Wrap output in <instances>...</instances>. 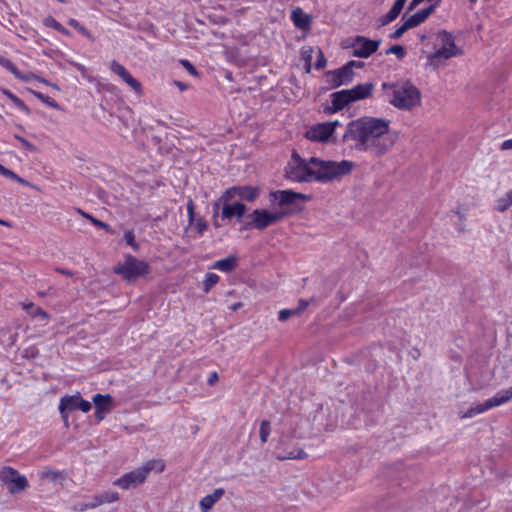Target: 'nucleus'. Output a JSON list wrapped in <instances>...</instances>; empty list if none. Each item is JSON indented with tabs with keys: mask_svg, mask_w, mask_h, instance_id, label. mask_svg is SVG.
<instances>
[{
	"mask_svg": "<svg viewBox=\"0 0 512 512\" xmlns=\"http://www.w3.org/2000/svg\"><path fill=\"white\" fill-rule=\"evenodd\" d=\"M389 125V120L376 117L353 120L348 123L342 141L353 142V147L358 151L382 157L392 149L397 140V134L390 131Z\"/></svg>",
	"mask_w": 512,
	"mask_h": 512,
	"instance_id": "1",
	"label": "nucleus"
},
{
	"mask_svg": "<svg viewBox=\"0 0 512 512\" xmlns=\"http://www.w3.org/2000/svg\"><path fill=\"white\" fill-rule=\"evenodd\" d=\"M354 166V162L349 160L337 162L311 157L306 161L294 152L286 168V176L296 182L329 183L350 174Z\"/></svg>",
	"mask_w": 512,
	"mask_h": 512,
	"instance_id": "2",
	"label": "nucleus"
},
{
	"mask_svg": "<svg viewBox=\"0 0 512 512\" xmlns=\"http://www.w3.org/2000/svg\"><path fill=\"white\" fill-rule=\"evenodd\" d=\"M384 90L389 89V103L400 110H411L421 103V92L410 81L383 83Z\"/></svg>",
	"mask_w": 512,
	"mask_h": 512,
	"instance_id": "3",
	"label": "nucleus"
},
{
	"mask_svg": "<svg viewBox=\"0 0 512 512\" xmlns=\"http://www.w3.org/2000/svg\"><path fill=\"white\" fill-rule=\"evenodd\" d=\"M292 213V209H285L275 212H270L266 209H255L247 215V221L244 223L242 229H257L262 231L267 227L278 223Z\"/></svg>",
	"mask_w": 512,
	"mask_h": 512,
	"instance_id": "4",
	"label": "nucleus"
},
{
	"mask_svg": "<svg viewBox=\"0 0 512 512\" xmlns=\"http://www.w3.org/2000/svg\"><path fill=\"white\" fill-rule=\"evenodd\" d=\"M164 463L160 460H149L143 466L124 474L118 478L114 485L119 486L122 489H129L137 487L138 485L145 482L148 474L155 470L156 472H162L164 470Z\"/></svg>",
	"mask_w": 512,
	"mask_h": 512,
	"instance_id": "5",
	"label": "nucleus"
},
{
	"mask_svg": "<svg viewBox=\"0 0 512 512\" xmlns=\"http://www.w3.org/2000/svg\"><path fill=\"white\" fill-rule=\"evenodd\" d=\"M151 271L150 265L143 260L127 254L124 257V262L119 263L114 272L121 275L128 283L135 282L139 277L149 274Z\"/></svg>",
	"mask_w": 512,
	"mask_h": 512,
	"instance_id": "6",
	"label": "nucleus"
},
{
	"mask_svg": "<svg viewBox=\"0 0 512 512\" xmlns=\"http://www.w3.org/2000/svg\"><path fill=\"white\" fill-rule=\"evenodd\" d=\"M260 192V188L250 185L233 186L228 188L214 203L213 217H217L221 202H228L234 198H239L241 201L252 203L260 196Z\"/></svg>",
	"mask_w": 512,
	"mask_h": 512,
	"instance_id": "7",
	"label": "nucleus"
},
{
	"mask_svg": "<svg viewBox=\"0 0 512 512\" xmlns=\"http://www.w3.org/2000/svg\"><path fill=\"white\" fill-rule=\"evenodd\" d=\"M512 400V386L500 390L492 398L486 400L484 403H479L469 408L465 413L461 415V418H472L478 414L484 413L489 409L498 407L502 404L510 402Z\"/></svg>",
	"mask_w": 512,
	"mask_h": 512,
	"instance_id": "8",
	"label": "nucleus"
},
{
	"mask_svg": "<svg viewBox=\"0 0 512 512\" xmlns=\"http://www.w3.org/2000/svg\"><path fill=\"white\" fill-rule=\"evenodd\" d=\"M438 37L441 41V47L429 56L431 65H437L439 59H449L462 55V50L456 46L455 39L451 33L442 31Z\"/></svg>",
	"mask_w": 512,
	"mask_h": 512,
	"instance_id": "9",
	"label": "nucleus"
},
{
	"mask_svg": "<svg viewBox=\"0 0 512 512\" xmlns=\"http://www.w3.org/2000/svg\"><path fill=\"white\" fill-rule=\"evenodd\" d=\"M0 480L11 494H16L28 487L27 478L9 466L2 468L0 471Z\"/></svg>",
	"mask_w": 512,
	"mask_h": 512,
	"instance_id": "10",
	"label": "nucleus"
},
{
	"mask_svg": "<svg viewBox=\"0 0 512 512\" xmlns=\"http://www.w3.org/2000/svg\"><path fill=\"white\" fill-rule=\"evenodd\" d=\"M349 41L346 47L352 48V56L358 58H368L378 50L381 44V40H371L364 36H355Z\"/></svg>",
	"mask_w": 512,
	"mask_h": 512,
	"instance_id": "11",
	"label": "nucleus"
},
{
	"mask_svg": "<svg viewBox=\"0 0 512 512\" xmlns=\"http://www.w3.org/2000/svg\"><path fill=\"white\" fill-rule=\"evenodd\" d=\"M270 201H277L278 207L282 210L288 209V206L297 205L299 201L304 202L310 199V196L294 192L292 190H277L269 194Z\"/></svg>",
	"mask_w": 512,
	"mask_h": 512,
	"instance_id": "12",
	"label": "nucleus"
},
{
	"mask_svg": "<svg viewBox=\"0 0 512 512\" xmlns=\"http://www.w3.org/2000/svg\"><path fill=\"white\" fill-rule=\"evenodd\" d=\"M355 72L349 70L345 65L339 69L330 70L325 73L326 82L330 88H337L353 81Z\"/></svg>",
	"mask_w": 512,
	"mask_h": 512,
	"instance_id": "13",
	"label": "nucleus"
},
{
	"mask_svg": "<svg viewBox=\"0 0 512 512\" xmlns=\"http://www.w3.org/2000/svg\"><path fill=\"white\" fill-rule=\"evenodd\" d=\"M338 121L317 124L306 132V137L315 142H326L334 133Z\"/></svg>",
	"mask_w": 512,
	"mask_h": 512,
	"instance_id": "14",
	"label": "nucleus"
},
{
	"mask_svg": "<svg viewBox=\"0 0 512 512\" xmlns=\"http://www.w3.org/2000/svg\"><path fill=\"white\" fill-rule=\"evenodd\" d=\"M91 407V403L84 400L79 393L62 397L59 404V410L68 409L69 411H72L79 409L84 413L89 412Z\"/></svg>",
	"mask_w": 512,
	"mask_h": 512,
	"instance_id": "15",
	"label": "nucleus"
},
{
	"mask_svg": "<svg viewBox=\"0 0 512 512\" xmlns=\"http://www.w3.org/2000/svg\"><path fill=\"white\" fill-rule=\"evenodd\" d=\"M111 71L119 76L127 85H129L135 92L140 93L142 89L141 83L132 77L128 70L117 61L113 60L110 63Z\"/></svg>",
	"mask_w": 512,
	"mask_h": 512,
	"instance_id": "16",
	"label": "nucleus"
},
{
	"mask_svg": "<svg viewBox=\"0 0 512 512\" xmlns=\"http://www.w3.org/2000/svg\"><path fill=\"white\" fill-rule=\"evenodd\" d=\"M223 203L224 205L221 211V217L223 219H232L234 217L237 219H241L247 211L246 205L240 201H236L230 204L227 202Z\"/></svg>",
	"mask_w": 512,
	"mask_h": 512,
	"instance_id": "17",
	"label": "nucleus"
},
{
	"mask_svg": "<svg viewBox=\"0 0 512 512\" xmlns=\"http://www.w3.org/2000/svg\"><path fill=\"white\" fill-rule=\"evenodd\" d=\"M350 93L347 89L340 90L331 94L332 112L342 110L345 106L352 103Z\"/></svg>",
	"mask_w": 512,
	"mask_h": 512,
	"instance_id": "18",
	"label": "nucleus"
},
{
	"mask_svg": "<svg viewBox=\"0 0 512 512\" xmlns=\"http://www.w3.org/2000/svg\"><path fill=\"white\" fill-rule=\"evenodd\" d=\"M374 85L373 83H364L354 86L352 89H347L351 95L353 102L366 99L371 96Z\"/></svg>",
	"mask_w": 512,
	"mask_h": 512,
	"instance_id": "19",
	"label": "nucleus"
},
{
	"mask_svg": "<svg viewBox=\"0 0 512 512\" xmlns=\"http://www.w3.org/2000/svg\"><path fill=\"white\" fill-rule=\"evenodd\" d=\"M434 11V6L431 5L427 8H424L416 13H414L413 15H411L410 17H408L407 19H405V22L406 24L411 28H414L418 25H420L421 23H423Z\"/></svg>",
	"mask_w": 512,
	"mask_h": 512,
	"instance_id": "20",
	"label": "nucleus"
},
{
	"mask_svg": "<svg viewBox=\"0 0 512 512\" xmlns=\"http://www.w3.org/2000/svg\"><path fill=\"white\" fill-rule=\"evenodd\" d=\"M92 401L95 405V410L110 412L113 408V398L109 394H95Z\"/></svg>",
	"mask_w": 512,
	"mask_h": 512,
	"instance_id": "21",
	"label": "nucleus"
},
{
	"mask_svg": "<svg viewBox=\"0 0 512 512\" xmlns=\"http://www.w3.org/2000/svg\"><path fill=\"white\" fill-rule=\"evenodd\" d=\"M225 491L222 488L215 489L213 493L206 495L200 501V506L203 510H209L213 505L221 499Z\"/></svg>",
	"mask_w": 512,
	"mask_h": 512,
	"instance_id": "22",
	"label": "nucleus"
},
{
	"mask_svg": "<svg viewBox=\"0 0 512 512\" xmlns=\"http://www.w3.org/2000/svg\"><path fill=\"white\" fill-rule=\"evenodd\" d=\"M406 1L407 0H396L394 2L393 6L391 7V9L382 18V24L386 25V24L394 21L401 13Z\"/></svg>",
	"mask_w": 512,
	"mask_h": 512,
	"instance_id": "23",
	"label": "nucleus"
},
{
	"mask_svg": "<svg viewBox=\"0 0 512 512\" xmlns=\"http://www.w3.org/2000/svg\"><path fill=\"white\" fill-rule=\"evenodd\" d=\"M237 265V258L235 256H229L227 258L216 261L212 268L220 270L222 272H231Z\"/></svg>",
	"mask_w": 512,
	"mask_h": 512,
	"instance_id": "24",
	"label": "nucleus"
},
{
	"mask_svg": "<svg viewBox=\"0 0 512 512\" xmlns=\"http://www.w3.org/2000/svg\"><path fill=\"white\" fill-rule=\"evenodd\" d=\"M92 498H93V504L91 506L98 507L105 503H111V502L117 501L119 499V495L117 492L108 491V492H104L99 495H95Z\"/></svg>",
	"mask_w": 512,
	"mask_h": 512,
	"instance_id": "25",
	"label": "nucleus"
},
{
	"mask_svg": "<svg viewBox=\"0 0 512 512\" xmlns=\"http://www.w3.org/2000/svg\"><path fill=\"white\" fill-rule=\"evenodd\" d=\"M512 205V190L508 191L503 197L497 199L496 210L505 212Z\"/></svg>",
	"mask_w": 512,
	"mask_h": 512,
	"instance_id": "26",
	"label": "nucleus"
},
{
	"mask_svg": "<svg viewBox=\"0 0 512 512\" xmlns=\"http://www.w3.org/2000/svg\"><path fill=\"white\" fill-rule=\"evenodd\" d=\"M76 212L78 214H80L81 216H83L84 218L88 219L94 226H96L98 228H101V229H104L107 232L110 231V226L107 223L102 222L101 220L96 219L95 217H93L92 215L86 213L82 209L76 208Z\"/></svg>",
	"mask_w": 512,
	"mask_h": 512,
	"instance_id": "27",
	"label": "nucleus"
},
{
	"mask_svg": "<svg viewBox=\"0 0 512 512\" xmlns=\"http://www.w3.org/2000/svg\"><path fill=\"white\" fill-rule=\"evenodd\" d=\"M307 457V453L301 449H293L291 451L285 452L283 455H279L278 459L286 460V459H304Z\"/></svg>",
	"mask_w": 512,
	"mask_h": 512,
	"instance_id": "28",
	"label": "nucleus"
},
{
	"mask_svg": "<svg viewBox=\"0 0 512 512\" xmlns=\"http://www.w3.org/2000/svg\"><path fill=\"white\" fill-rule=\"evenodd\" d=\"M219 281V276L215 273H207L203 281V290L208 293L210 289Z\"/></svg>",
	"mask_w": 512,
	"mask_h": 512,
	"instance_id": "29",
	"label": "nucleus"
},
{
	"mask_svg": "<svg viewBox=\"0 0 512 512\" xmlns=\"http://www.w3.org/2000/svg\"><path fill=\"white\" fill-rule=\"evenodd\" d=\"M68 25L73 27L74 29H76L80 34H82L86 38L90 39L91 41L94 40L92 34L82 24H80L79 21H77L76 19H73V18L69 19Z\"/></svg>",
	"mask_w": 512,
	"mask_h": 512,
	"instance_id": "30",
	"label": "nucleus"
},
{
	"mask_svg": "<svg viewBox=\"0 0 512 512\" xmlns=\"http://www.w3.org/2000/svg\"><path fill=\"white\" fill-rule=\"evenodd\" d=\"M8 97L9 99L22 111H24L25 113L27 114H30L31 113V110L28 108V106L20 99L18 98L16 95H14L13 93H11L10 91H5L4 92Z\"/></svg>",
	"mask_w": 512,
	"mask_h": 512,
	"instance_id": "31",
	"label": "nucleus"
},
{
	"mask_svg": "<svg viewBox=\"0 0 512 512\" xmlns=\"http://www.w3.org/2000/svg\"><path fill=\"white\" fill-rule=\"evenodd\" d=\"M270 432H271L270 422L268 420L261 421L259 434H260V439H261L262 443L267 442Z\"/></svg>",
	"mask_w": 512,
	"mask_h": 512,
	"instance_id": "32",
	"label": "nucleus"
},
{
	"mask_svg": "<svg viewBox=\"0 0 512 512\" xmlns=\"http://www.w3.org/2000/svg\"><path fill=\"white\" fill-rule=\"evenodd\" d=\"M299 10H295L292 12V20L296 27L304 29L309 25L310 20L308 17H300L298 16Z\"/></svg>",
	"mask_w": 512,
	"mask_h": 512,
	"instance_id": "33",
	"label": "nucleus"
},
{
	"mask_svg": "<svg viewBox=\"0 0 512 512\" xmlns=\"http://www.w3.org/2000/svg\"><path fill=\"white\" fill-rule=\"evenodd\" d=\"M33 94L35 95V97H37L39 100H41L43 103H45L49 107L59 109V104L54 99L50 98L49 96H46L43 93L36 92V91H34Z\"/></svg>",
	"mask_w": 512,
	"mask_h": 512,
	"instance_id": "34",
	"label": "nucleus"
},
{
	"mask_svg": "<svg viewBox=\"0 0 512 512\" xmlns=\"http://www.w3.org/2000/svg\"><path fill=\"white\" fill-rule=\"evenodd\" d=\"M1 175L4 176V177H7L13 181H16L20 184H23V185H27L28 182L21 178L20 176H18L16 173H14L12 170L8 169V168H4L3 171L1 172Z\"/></svg>",
	"mask_w": 512,
	"mask_h": 512,
	"instance_id": "35",
	"label": "nucleus"
},
{
	"mask_svg": "<svg viewBox=\"0 0 512 512\" xmlns=\"http://www.w3.org/2000/svg\"><path fill=\"white\" fill-rule=\"evenodd\" d=\"M124 240L127 245L131 246L135 251L139 249V244L135 241V235L132 230H128L124 233Z\"/></svg>",
	"mask_w": 512,
	"mask_h": 512,
	"instance_id": "36",
	"label": "nucleus"
},
{
	"mask_svg": "<svg viewBox=\"0 0 512 512\" xmlns=\"http://www.w3.org/2000/svg\"><path fill=\"white\" fill-rule=\"evenodd\" d=\"M386 54H394L398 59H402L405 56V48L402 45H393L386 50Z\"/></svg>",
	"mask_w": 512,
	"mask_h": 512,
	"instance_id": "37",
	"label": "nucleus"
},
{
	"mask_svg": "<svg viewBox=\"0 0 512 512\" xmlns=\"http://www.w3.org/2000/svg\"><path fill=\"white\" fill-rule=\"evenodd\" d=\"M293 316H298L294 309H282L278 313V319L281 322H285Z\"/></svg>",
	"mask_w": 512,
	"mask_h": 512,
	"instance_id": "38",
	"label": "nucleus"
},
{
	"mask_svg": "<svg viewBox=\"0 0 512 512\" xmlns=\"http://www.w3.org/2000/svg\"><path fill=\"white\" fill-rule=\"evenodd\" d=\"M410 29V27L406 24V22L404 21L403 24L398 27L391 35H390V38L391 39H399L402 37V35L408 31Z\"/></svg>",
	"mask_w": 512,
	"mask_h": 512,
	"instance_id": "39",
	"label": "nucleus"
},
{
	"mask_svg": "<svg viewBox=\"0 0 512 512\" xmlns=\"http://www.w3.org/2000/svg\"><path fill=\"white\" fill-rule=\"evenodd\" d=\"M14 137H15V139H17L21 143V145L25 149H27V150H29L31 152L36 151V146L34 144H32L31 142H29L28 140H26L25 138L21 137L18 134H15Z\"/></svg>",
	"mask_w": 512,
	"mask_h": 512,
	"instance_id": "40",
	"label": "nucleus"
},
{
	"mask_svg": "<svg viewBox=\"0 0 512 512\" xmlns=\"http://www.w3.org/2000/svg\"><path fill=\"white\" fill-rule=\"evenodd\" d=\"M326 64H327V60H326L323 52L321 51V49H318V57H317V60L315 63V68L317 70H321V69L325 68Z\"/></svg>",
	"mask_w": 512,
	"mask_h": 512,
	"instance_id": "41",
	"label": "nucleus"
},
{
	"mask_svg": "<svg viewBox=\"0 0 512 512\" xmlns=\"http://www.w3.org/2000/svg\"><path fill=\"white\" fill-rule=\"evenodd\" d=\"M187 213H188L189 224L193 225L194 221H195V213H194V203L191 199L187 203Z\"/></svg>",
	"mask_w": 512,
	"mask_h": 512,
	"instance_id": "42",
	"label": "nucleus"
},
{
	"mask_svg": "<svg viewBox=\"0 0 512 512\" xmlns=\"http://www.w3.org/2000/svg\"><path fill=\"white\" fill-rule=\"evenodd\" d=\"M312 48H309L308 50L303 49L302 54L306 61V72H310L311 69V58H312Z\"/></svg>",
	"mask_w": 512,
	"mask_h": 512,
	"instance_id": "43",
	"label": "nucleus"
},
{
	"mask_svg": "<svg viewBox=\"0 0 512 512\" xmlns=\"http://www.w3.org/2000/svg\"><path fill=\"white\" fill-rule=\"evenodd\" d=\"M44 25L55 30L60 29V23L56 21L53 17L49 16L44 19Z\"/></svg>",
	"mask_w": 512,
	"mask_h": 512,
	"instance_id": "44",
	"label": "nucleus"
},
{
	"mask_svg": "<svg viewBox=\"0 0 512 512\" xmlns=\"http://www.w3.org/2000/svg\"><path fill=\"white\" fill-rule=\"evenodd\" d=\"M92 504H93V498L91 499V501H90V502H87V503H78V504H76V505L74 506V509H75L76 511L83 512V511H85V510H87V509H94V508H96V506H90V505H92Z\"/></svg>",
	"mask_w": 512,
	"mask_h": 512,
	"instance_id": "45",
	"label": "nucleus"
},
{
	"mask_svg": "<svg viewBox=\"0 0 512 512\" xmlns=\"http://www.w3.org/2000/svg\"><path fill=\"white\" fill-rule=\"evenodd\" d=\"M181 64L187 69V71L193 75V76H197L198 75V72L196 70V68L192 65V63L188 60H181Z\"/></svg>",
	"mask_w": 512,
	"mask_h": 512,
	"instance_id": "46",
	"label": "nucleus"
},
{
	"mask_svg": "<svg viewBox=\"0 0 512 512\" xmlns=\"http://www.w3.org/2000/svg\"><path fill=\"white\" fill-rule=\"evenodd\" d=\"M310 301L301 299L299 300L298 306L294 308L297 312V315H300L309 305Z\"/></svg>",
	"mask_w": 512,
	"mask_h": 512,
	"instance_id": "47",
	"label": "nucleus"
},
{
	"mask_svg": "<svg viewBox=\"0 0 512 512\" xmlns=\"http://www.w3.org/2000/svg\"><path fill=\"white\" fill-rule=\"evenodd\" d=\"M194 225L199 234H202L207 228V224L202 218H199L196 222L194 221Z\"/></svg>",
	"mask_w": 512,
	"mask_h": 512,
	"instance_id": "48",
	"label": "nucleus"
},
{
	"mask_svg": "<svg viewBox=\"0 0 512 512\" xmlns=\"http://www.w3.org/2000/svg\"><path fill=\"white\" fill-rule=\"evenodd\" d=\"M364 65H365L364 62L356 61V60H351L345 64V66L348 67L349 70H352V71H354L353 70L354 68H363Z\"/></svg>",
	"mask_w": 512,
	"mask_h": 512,
	"instance_id": "49",
	"label": "nucleus"
},
{
	"mask_svg": "<svg viewBox=\"0 0 512 512\" xmlns=\"http://www.w3.org/2000/svg\"><path fill=\"white\" fill-rule=\"evenodd\" d=\"M219 377L217 372H213L210 374L209 378L207 379L208 385L212 386L218 381Z\"/></svg>",
	"mask_w": 512,
	"mask_h": 512,
	"instance_id": "50",
	"label": "nucleus"
},
{
	"mask_svg": "<svg viewBox=\"0 0 512 512\" xmlns=\"http://www.w3.org/2000/svg\"><path fill=\"white\" fill-rule=\"evenodd\" d=\"M60 411V414H61V417H62V420L65 424V426L68 428L69 427V421H68V409H63V410H59Z\"/></svg>",
	"mask_w": 512,
	"mask_h": 512,
	"instance_id": "51",
	"label": "nucleus"
},
{
	"mask_svg": "<svg viewBox=\"0 0 512 512\" xmlns=\"http://www.w3.org/2000/svg\"><path fill=\"white\" fill-rule=\"evenodd\" d=\"M107 413L108 412L95 410V419L97 420V422L102 421L105 417V414H107Z\"/></svg>",
	"mask_w": 512,
	"mask_h": 512,
	"instance_id": "52",
	"label": "nucleus"
},
{
	"mask_svg": "<svg viewBox=\"0 0 512 512\" xmlns=\"http://www.w3.org/2000/svg\"><path fill=\"white\" fill-rule=\"evenodd\" d=\"M55 270H56V272H58L60 274H63V275H66V276H70V277L73 276V272L68 270V269L57 267Z\"/></svg>",
	"mask_w": 512,
	"mask_h": 512,
	"instance_id": "53",
	"label": "nucleus"
},
{
	"mask_svg": "<svg viewBox=\"0 0 512 512\" xmlns=\"http://www.w3.org/2000/svg\"><path fill=\"white\" fill-rule=\"evenodd\" d=\"M512 148V139L506 140L501 144V150H509Z\"/></svg>",
	"mask_w": 512,
	"mask_h": 512,
	"instance_id": "54",
	"label": "nucleus"
},
{
	"mask_svg": "<svg viewBox=\"0 0 512 512\" xmlns=\"http://www.w3.org/2000/svg\"><path fill=\"white\" fill-rule=\"evenodd\" d=\"M36 315L40 316L43 319L48 318V313L46 311L42 310L41 308L36 309Z\"/></svg>",
	"mask_w": 512,
	"mask_h": 512,
	"instance_id": "55",
	"label": "nucleus"
},
{
	"mask_svg": "<svg viewBox=\"0 0 512 512\" xmlns=\"http://www.w3.org/2000/svg\"><path fill=\"white\" fill-rule=\"evenodd\" d=\"M6 63H7V64H6V67H7L8 69H10L12 73H14L15 75H17V71H16V68L14 67V65H13L10 61H8V60L6 61Z\"/></svg>",
	"mask_w": 512,
	"mask_h": 512,
	"instance_id": "56",
	"label": "nucleus"
},
{
	"mask_svg": "<svg viewBox=\"0 0 512 512\" xmlns=\"http://www.w3.org/2000/svg\"><path fill=\"white\" fill-rule=\"evenodd\" d=\"M56 31H58L64 35H69V31L63 25H60V29H57Z\"/></svg>",
	"mask_w": 512,
	"mask_h": 512,
	"instance_id": "57",
	"label": "nucleus"
},
{
	"mask_svg": "<svg viewBox=\"0 0 512 512\" xmlns=\"http://www.w3.org/2000/svg\"><path fill=\"white\" fill-rule=\"evenodd\" d=\"M0 225L6 226V227L12 226V224L9 221L3 220V219H0Z\"/></svg>",
	"mask_w": 512,
	"mask_h": 512,
	"instance_id": "58",
	"label": "nucleus"
},
{
	"mask_svg": "<svg viewBox=\"0 0 512 512\" xmlns=\"http://www.w3.org/2000/svg\"><path fill=\"white\" fill-rule=\"evenodd\" d=\"M176 85L179 87V89L181 91L185 90L186 89V85L183 84L182 82H176Z\"/></svg>",
	"mask_w": 512,
	"mask_h": 512,
	"instance_id": "59",
	"label": "nucleus"
},
{
	"mask_svg": "<svg viewBox=\"0 0 512 512\" xmlns=\"http://www.w3.org/2000/svg\"><path fill=\"white\" fill-rule=\"evenodd\" d=\"M49 474L52 476L53 479L60 475L59 472H50Z\"/></svg>",
	"mask_w": 512,
	"mask_h": 512,
	"instance_id": "60",
	"label": "nucleus"
},
{
	"mask_svg": "<svg viewBox=\"0 0 512 512\" xmlns=\"http://www.w3.org/2000/svg\"><path fill=\"white\" fill-rule=\"evenodd\" d=\"M37 80L40 81V82H43L45 84H49L45 79L41 78V77H37Z\"/></svg>",
	"mask_w": 512,
	"mask_h": 512,
	"instance_id": "61",
	"label": "nucleus"
},
{
	"mask_svg": "<svg viewBox=\"0 0 512 512\" xmlns=\"http://www.w3.org/2000/svg\"><path fill=\"white\" fill-rule=\"evenodd\" d=\"M50 85L53 87V89L59 90V87L56 84H50Z\"/></svg>",
	"mask_w": 512,
	"mask_h": 512,
	"instance_id": "62",
	"label": "nucleus"
},
{
	"mask_svg": "<svg viewBox=\"0 0 512 512\" xmlns=\"http://www.w3.org/2000/svg\"><path fill=\"white\" fill-rule=\"evenodd\" d=\"M425 38H426V36H425V35H421V36H420V39H421V40H424Z\"/></svg>",
	"mask_w": 512,
	"mask_h": 512,
	"instance_id": "63",
	"label": "nucleus"
}]
</instances>
